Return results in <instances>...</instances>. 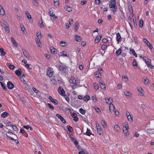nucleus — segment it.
I'll return each instance as SVG.
<instances>
[{"label":"nucleus","mask_w":154,"mask_h":154,"mask_svg":"<svg viewBox=\"0 0 154 154\" xmlns=\"http://www.w3.org/2000/svg\"><path fill=\"white\" fill-rule=\"evenodd\" d=\"M127 116L128 121H130V122L132 121V118L131 117V116L130 115V114L129 113H126Z\"/></svg>","instance_id":"obj_19"},{"label":"nucleus","mask_w":154,"mask_h":154,"mask_svg":"<svg viewBox=\"0 0 154 154\" xmlns=\"http://www.w3.org/2000/svg\"><path fill=\"white\" fill-rule=\"evenodd\" d=\"M0 52L1 53V54L3 56H4L6 54L5 52L4 51L3 49L2 48L0 49Z\"/></svg>","instance_id":"obj_37"},{"label":"nucleus","mask_w":154,"mask_h":154,"mask_svg":"<svg viewBox=\"0 0 154 154\" xmlns=\"http://www.w3.org/2000/svg\"><path fill=\"white\" fill-rule=\"evenodd\" d=\"M23 52L25 57L28 58H29L30 56L29 53L26 50H22Z\"/></svg>","instance_id":"obj_9"},{"label":"nucleus","mask_w":154,"mask_h":154,"mask_svg":"<svg viewBox=\"0 0 154 154\" xmlns=\"http://www.w3.org/2000/svg\"><path fill=\"white\" fill-rule=\"evenodd\" d=\"M122 77L123 80L124 82H127L128 80V78L127 76L123 75Z\"/></svg>","instance_id":"obj_41"},{"label":"nucleus","mask_w":154,"mask_h":154,"mask_svg":"<svg viewBox=\"0 0 154 154\" xmlns=\"http://www.w3.org/2000/svg\"><path fill=\"white\" fill-rule=\"evenodd\" d=\"M64 96L66 100L68 102H69L70 100L69 97L68 96H67L65 94Z\"/></svg>","instance_id":"obj_59"},{"label":"nucleus","mask_w":154,"mask_h":154,"mask_svg":"<svg viewBox=\"0 0 154 154\" xmlns=\"http://www.w3.org/2000/svg\"><path fill=\"white\" fill-rule=\"evenodd\" d=\"M147 60H148L147 61H145V62H146V64L148 66H152V65H151L150 63V60L149 59H148Z\"/></svg>","instance_id":"obj_45"},{"label":"nucleus","mask_w":154,"mask_h":154,"mask_svg":"<svg viewBox=\"0 0 154 154\" xmlns=\"http://www.w3.org/2000/svg\"><path fill=\"white\" fill-rule=\"evenodd\" d=\"M36 35L37 36L38 38H39V37L41 38V32H39L38 31H37V32H36Z\"/></svg>","instance_id":"obj_54"},{"label":"nucleus","mask_w":154,"mask_h":154,"mask_svg":"<svg viewBox=\"0 0 154 154\" xmlns=\"http://www.w3.org/2000/svg\"><path fill=\"white\" fill-rule=\"evenodd\" d=\"M121 50H122L120 48L119 49L117 50L116 52V54L117 56H119L120 55L121 53Z\"/></svg>","instance_id":"obj_26"},{"label":"nucleus","mask_w":154,"mask_h":154,"mask_svg":"<svg viewBox=\"0 0 154 154\" xmlns=\"http://www.w3.org/2000/svg\"><path fill=\"white\" fill-rule=\"evenodd\" d=\"M138 90L139 92H140L141 94L140 95L141 96H143V90L142 89V88L140 87H139L138 88Z\"/></svg>","instance_id":"obj_33"},{"label":"nucleus","mask_w":154,"mask_h":154,"mask_svg":"<svg viewBox=\"0 0 154 154\" xmlns=\"http://www.w3.org/2000/svg\"><path fill=\"white\" fill-rule=\"evenodd\" d=\"M51 102L55 105H57L58 103V101L55 99H53V100H51Z\"/></svg>","instance_id":"obj_38"},{"label":"nucleus","mask_w":154,"mask_h":154,"mask_svg":"<svg viewBox=\"0 0 154 154\" xmlns=\"http://www.w3.org/2000/svg\"><path fill=\"white\" fill-rule=\"evenodd\" d=\"M75 39L78 42H80L81 41V37L77 35H75Z\"/></svg>","instance_id":"obj_32"},{"label":"nucleus","mask_w":154,"mask_h":154,"mask_svg":"<svg viewBox=\"0 0 154 154\" xmlns=\"http://www.w3.org/2000/svg\"><path fill=\"white\" fill-rule=\"evenodd\" d=\"M144 41L146 43V44L147 45L148 47H149L150 49H151L152 48V47L151 45V44H150L149 42L146 39V38H144L143 39Z\"/></svg>","instance_id":"obj_6"},{"label":"nucleus","mask_w":154,"mask_h":154,"mask_svg":"<svg viewBox=\"0 0 154 154\" xmlns=\"http://www.w3.org/2000/svg\"><path fill=\"white\" fill-rule=\"evenodd\" d=\"M79 24L77 22H76L75 23L74 29L75 31H77L79 27Z\"/></svg>","instance_id":"obj_27"},{"label":"nucleus","mask_w":154,"mask_h":154,"mask_svg":"<svg viewBox=\"0 0 154 154\" xmlns=\"http://www.w3.org/2000/svg\"><path fill=\"white\" fill-rule=\"evenodd\" d=\"M38 25L41 28L42 27L43 28L45 26L43 24V22L42 21V18H41L40 20H39Z\"/></svg>","instance_id":"obj_13"},{"label":"nucleus","mask_w":154,"mask_h":154,"mask_svg":"<svg viewBox=\"0 0 154 154\" xmlns=\"http://www.w3.org/2000/svg\"><path fill=\"white\" fill-rule=\"evenodd\" d=\"M21 69H19L18 70H16L15 72V74L18 76H20L21 75L22 73L21 72Z\"/></svg>","instance_id":"obj_12"},{"label":"nucleus","mask_w":154,"mask_h":154,"mask_svg":"<svg viewBox=\"0 0 154 154\" xmlns=\"http://www.w3.org/2000/svg\"><path fill=\"white\" fill-rule=\"evenodd\" d=\"M108 46L105 44H103L101 45V48L103 50H104L107 49Z\"/></svg>","instance_id":"obj_34"},{"label":"nucleus","mask_w":154,"mask_h":154,"mask_svg":"<svg viewBox=\"0 0 154 154\" xmlns=\"http://www.w3.org/2000/svg\"><path fill=\"white\" fill-rule=\"evenodd\" d=\"M133 65L134 66H135L136 67H137V63L136 61L135 60H134L132 63Z\"/></svg>","instance_id":"obj_53"},{"label":"nucleus","mask_w":154,"mask_h":154,"mask_svg":"<svg viewBox=\"0 0 154 154\" xmlns=\"http://www.w3.org/2000/svg\"><path fill=\"white\" fill-rule=\"evenodd\" d=\"M91 134V133L90 130L88 128L87 129V131L86 132V135L88 136H90Z\"/></svg>","instance_id":"obj_44"},{"label":"nucleus","mask_w":154,"mask_h":154,"mask_svg":"<svg viewBox=\"0 0 154 154\" xmlns=\"http://www.w3.org/2000/svg\"><path fill=\"white\" fill-rule=\"evenodd\" d=\"M66 42L64 41L61 42H60V45L64 47L66 46Z\"/></svg>","instance_id":"obj_52"},{"label":"nucleus","mask_w":154,"mask_h":154,"mask_svg":"<svg viewBox=\"0 0 154 154\" xmlns=\"http://www.w3.org/2000/svg\"><path fill=\"white\" fill-rule=\"evenodd\" d=\"M12 129H13V130L15 131H17L18 129V128H17L15 125H12Z\"/></svg>","instance_id":"obj_56"},{"label":"nucleus","mask_w":154,"mask_h":154,"mask_svg":"<svg viewBox=\"0 0 154 154\" xmlns=\"http://www.w3.org/2000/svg\"><path fill=\"white\" fill-rule=\"evenodd\" d=\"M116 39L117 42L120 41V39L121 38V36L119 33L116 34Z\"/></svg>","instance_id":"obj_22"},{"label":"nucleus","mask_w":154,"mask_h":154,"mask_svg":"<svg viewBox=\"0 0 154 154\" xmlns=\"http://www.w3.org/2000/svg\"><path fill=\"white\" fill-rule=\"evenodd\" d=\"M64 9L65 10L68 12H70L72 11V8L66 5L64 6Z\"/></svg>","instance_id":"obj_14"},{"label":"nucleus","mask_w":154,"mask_h":154,"mask_svg":"<svg viewBox=\"0 0 154 154\" xmlns=\"http://www.w3.org/2000/svg\"><path fill=\"white\" fill-rule=\"evenodd\" d=\"M0 14L3 15H4L5 14L4 10L3 9L0 11Z\"/></svg>","instance_id":"obj_62"},{"label":"nucleus","mask_w":154,"mask_h":154,"mask_svg":"<svg viewBox=\"0 0 154 154\" xmlns=\"http://www.w3.org/2000/svg\"><path fill=\"white\" fill-rule=\"evenodd\" d=\"M63 53L62 54L61 52H60V54H61L60 55H59V56H63L64 57H68V55L66 54H64V52L63 51Z\"/></svg>","instance_id":"obj_60"},{"label":"nucleus","mask_w":154,"mask_h":154,"mask_svg":"<svg viewBox=\"0 0 154 154\" xmlns=\"http://www.w3.org/2000/svg\"><path fill=\"white\" fill-rule=\"evenodd\" d=\"M73 20L72 19H69V25L71 26L72 24H73Z\"/></svg>","instance_id":"obj_63"},{"label":"nucleus","mask_w":154,"mask_h":154,"mask_svg":"<svg viewBox=\"0 0 154 154\" xmlns=\"http://www.w3.org/2000/svg\"><path fill=\"white\" fill-rule=\"evenodd\" d=\"M100 85L101 88L102 89H105L106 88L105 85L103 83L100 82Z\"/></svg>","instance_id":"obj_36"},{"label":"nucleus","mask_w":154,"mask_h":154,"mask_svg":"<svg viewBox=\"0 0 154 154\" xmlns=\"http://www.w3.org/2000/svg\"><path fill=\"white\" fill-rule=\"evenodd\" d=\"M6 135L7 136V137L9 138L11 140H14L15 141V142L17 144H18L19 143L17 139H14L13 138L9 136L7 134H6Z\"/></svg>","instance_id":"obj_30"},{"label":"nucleus","mask_w":154,"mask_h":154,"mask_svg":"<svg viewBox=\"0 0 154 154\" xmlns=\"http://www.w3.org/2000/svg\"><path fill=\"white\" fill-rule=\"evenodd\" d=\"M97 131L98 133L100 135H101L102 132V130L100 128V127L97 128Z\"/></svg>","instance_id":"obj_35"},{"label":"nucleus","mask_w":154,"mask_h":154,"mask_svg":"<svg viewBox=\"0 0 154 154\" xmlns=\"http://www.w3.org/2000/svg\"><path fill=\"white\" fill-rule=\"evenodd\" d=\"M80 112L82 114L84 115L85 113V111L82 108H80L79 110Z\"/></svg>","instance_id":"obj_39"},{"label":"nucleus","mask_w":154,"mask_h":154,"mask_svg":"<svg viewBox=\"0 0 154 154\" xmlns=\"http://www.w3.org/2000/svg\"><path fill=\"white\" fill-rule=\"evenodd\" d=\"M58 91L61 95L63 96L65 95V92L62 87L60 86L58 89Z\"/></svg>","instance_id":"obj_4"},{"label":"nucleus","mask_w":154,"mask_h":154,"mask_svg":"<svg viewBox=\"0 0 154 154\" xmlns=\"http://www.w3.org/2000/svg\"><path fill=\"white\" fill-rule=\"evenodd\" d=\"M48 13L50 16L54 17L56 19L57 18V17L55 16L54 11L52 8H50L48 10Z\"/></svg>","instance_id":"obj_3"},{"label":"nucleus","mask_w":154,"mask_h":154,"mask_svg":"<svg viewBox=\"0 0 154 154\" xmlns=\"http://www.w3.org/2000/svg\"><path fill=\"white\" fill-rule=\"evenodd\" d=\"M69 81L70 83L74 84L73 87H76L77 85V83L76 82V80L75 77L73 76H71L70 78Z\"/></svg>","instance_id":"obj_1"},{"label":"nucleus","mask_w":154,"mask_h":154,"mask_svg":"<svg viewBox=\"0 0 154 154\" xmlns=\"http://www.w3.org/2000/svg\"><path fill=\"white\" fill-rule=\"evenodd\" d=\"M116 5L115 0H110L109 3V6Z\"/></svg>","instance_id":"obj_10"},{"label":"nucleus","mask_w":154,"mask_h":154,"mask_svg":"<svg viewBox=\"0 0 154 154\" xmlns=\"http://www.w3.org/2000/svg\"><path fill=\"white\" fill-rule=\"evenodd\" d=\"M72 117L73 118V120L75 122H76L78 121L79 118L77 117L76 113H73L72 114Z\"/></svg>","instance_id":"obj_11"},{"label":"nucleus","mask_w":154,"mask_h":154,"mask_svg":"<svg viewBox=\"0 0 154 154\" xmlns=\"http://www.w3.org/2000/svg\"><path fill=\"white\" fill-rule=\"evenodd\" d=\"M36 43L38 46L39 47H42V44L41 43V41L39 38H37L36 40Z\"/></svg>","instance_id":"obj_21"},{"label":"nucleus","mask_w":154,"mask_h":154,"mask_svg":"<svg viewBox=\"0 0 154 154\" xmlns=\"http://www.w3.org/2000/svg\"><path fill=\"white\" fill-rule=\"evenodd\" d=\"M101 36H97L94 40L95 42L96 43H97L99 42L100 40L101 39Z\"/></svg>","instance_id":"obj_23"},{"label":"nucleus","mask_w":154,"mask_h":154,"mask_svg":"<svg viewBox=\"0 0 154 154\" xmlns=\"http://www.w3.org/2000/svg\"><path fill=\"white\" fill-rule=\"evenodd\" d=\"M54 5L55 6L57 7L59 6V0H54Z\"/></svg>","instance_id":"obj_29"},{"label":"nucleus","mask_w":154,"mask_h":154,"mask_svg":"<svg viewBox=\"0 0 154 154\" xmlns=\"http://www.w3.org/2000/svg\"><path fill=\"white\" fill-rule=\"evenodd\" d=\"M21 28V29L23 32H24L25 31V28L24 26L23 25V24H21L20 25Z\"/></svg>","instance_id":"obj_51"},{"label":"nucleus","mask_w":154,"mask_h":154,"mask_svg":"<svg viewBox=\"0 0 154 154\" xmlns=\"http://www.w3.org/2000/svg\"><path fill=\"white\" fill-rule=\"evenodd\" d=\"M39 0H32L33 3L34 5L38 6V1Z\"/></svg>","instance_id":"obj_40"},{"label":"nucleus","mask_w":154,"mask_h":154,"mask_svg":"<svg viewBox=\"0 0 154 154\" xmlns=\"http://www.w3.org/2000/svg\"><path fill=\"white\" fill-rule=\"evenodd\" d=\"M114 129L117 131H119L120 128V127L117 125H114Z\"/></svg>","instance_id":"obj_28"},{"label":"nucleus","mask_w":154,"mask_h":154,"mask_svg":"<svg viewBox=\"0 0 154 154\" xmlns=\"http://www.w3.org/2000/svg\"><path fill=\"white\" fill-rule=\"evenodd\" d=\"M90 99V97L88 95H86L83 98V100L86 101H87Z\"/></svg>","instance_id":"obj_31"},{"label":"nucleus","mask_w":154,"mask_h":154,"mask_svg":"<svg viewBox=\"0 0 154 154\" xmlns=\"http://www.w3.org/2000/svg\"><path fill=\"white\" fill-rule=\"evenodd\" d=\"M140 27L141 28L142 27L143 24V20H140Z\"/></svg>","instance_id":"obj_43"},{"label":"nucleus","mask_w":154,"mask_h":154,"mask_svg":"<svg viewBox=\"0 0 154 154\" xmlns=\"http://www.w3.org/2000/svg\"><path fill=\"white\" fill-rule=\"evenodd\" d=\"M111 11L114 14L117 10V7L116 5L109 6Z\"/></svg>","instance_id":"obj_5"},{"label":"nucleus","mask_w":154,"mask_h":154,"mask_svg":"<svg viewBox=\"0 0 154 154\" xmlns=\"http://www.w3.org/2000/svg\"><path fill=\"white\" fill-rule=\"evenodd\" d=\"M48 106L50 108L51 110H53L54 109V108L51 106L50 103H48L47 104Z\"/></svg>","instance_id":"obj_58"},{"label":"nucleus","mask_w":154,"mask_h":154,"mask_svg":"<svg viewBox=\"0 0 154 154\" xmlns=\"http://www.w3.org/2000/svg\"><path fill=\"white\" fill-rule=\"evenodd\" d=\"M91 99L94 102H96L97 101L96 96H93L91 97Z\"/></svg>","instance_id":"obj_55"},{"label":"nucleus","mask_w":154,"mask_h":154,"mask_svg":"<svg viewBox=\"0 0 154 154\" xmlns=\"http://www.w3.org/2000/svg\"><path fill=\"white\" fill-rule=\"evenodd\" d=\"M143 83L146 85H147L148 84V79L146 78V79H144L143 80Z\"/></svg>","instance_id":"obj_49"},{"label":"nucleus","mask_w":154,"mask_h":154,"mask_svg":"<svg viewBox=\"0 0 154 154\" xmlns=\"http://www.w3.org/2000/svg\"><path fill=\"white\" fill-rule=\"evenodd\" d=\"M100 73L99 72H95L94 73V75H95L96 77L97 78H101V75Z\"/></svg>","instance_id":"obj_17"},{"label":"nucleus","mask_w":154,"mask_h":154,"mask_svg":"<svg viewBox=\"0 0 154 154\" xmlns=\"http://www.w3.org/2000/svg\"><path fill=\"white\" fill-rule=\"evenodd\" d=\"M109 110L110 112H112L114 111L115 107L113 104H110L109 106Z\"/></svg>","instance_id":"obj_20"},{"label":"nucleus","mask_w":154,"mask_h":154,"mask_svg":"<svg viewBox=\"0 0 154 154\" xmlns=\"http://www.w3.org/2000/svg\"><path fill=\"white\" fill-rule=\"evenodd\" d=\"M59 69L60 71L63 72H64L66 70V68L64 66L61 65L59 66Z\"/></svg>","instance_id":"obj_18"},{"label":"nucleus","mask_w":154,"mask_h":154,"mask_svg":"<svg viewBox=\"0 0 154 154\" xmlns=\"http://www.w3.org/2000/svg\"><path fill=\"white\" fill-rule=\"evenodd\" d=\"M11 42H12V44L14 45L15 46L17 47V44L16 42L14 39L13 37H11Z\"/></svg>","instance_id":"obj_15"},{"label":"nucleus","mask_w":154,"mask_h":154,"mask_svg":"<svg viewBox=\"0 0 154 154\" xmlns=\"http://www.w3.org/2000/svg\"><path fill=\"white\" fill-rule=\"evenodd\" d=\"M47 75L49 77H51L54 74V72L51 68H49L47 69Z\"/></svg>","instance_id":"obj_2"},{"label":"nucleus","mask_w":154,"mask_h":154,"mask_svg":"<svg viewBox=\"0 0 154 154\" xmlns=\"http://www.w3.org/2000/svg\"><path fill=\"white\" fill-rule=\"evenodd\" d=\"M101 124L103 127H105L106 126V123L104 120H102L101 121Z\"/></svg>","instance_id":"obj_46"},{"label":"nucleus","mask_w":154,"mask_h":154,"mask_svg":"<svg viewBox=\"0 0 154 154\" xmlns=\"http://www.w3.org/2000/svg\"><path fill=\"white\" fill-rule=\"evenodd\" d=\"M51 82L52 84L54 85H56L57 84V81L54 79H52L51 80Z\"/></svg>","instance_id":"obj_57"},{"label":"nucleus","mask_w":154,"mask_h":154,"mask_svg":"<svg viewBox=\"0 0 154 154\" xmlns=\"http://www.w3.org/2000/svg\"><path fill=\"white\" fill-rule=\"evenodd\" d=\"M106 102L109 104H111L113 101L112 99L109 98L108 99H105Z\"/></svg>","instance_id":"obj_25"},{"label":"nucleus","mask_w":154,"mask_h":154,"mask_svg":"<svg viewBox=\"0 0 154 154\" xmlns=\"http://www.w3.org/2000/svg\"><path fill=\"white\" fill-rule=\"evenodd\" d=\"M50 49L52 53L54 54L57 53L56 49L54 48L53 47H51L50 48Z\"/></svg>","instance_id":"obj_16"},{"label":"nucleus","mask_w":154,"mask_h":154,"mask_svg":"<svg viewBox=\"0 0 154 154\" xmlns=\"http://www.w3.org/2000/svg\"><path fill=\"white\" fill-rule=\"evenodd\" d=\"M8 113L6 112H5L3 113L1 117L3 118H5L8 116Z\"/></svg>","instance_id":"obj_24"},{"label":"nucleus","mask_w":154,"mask_h":154,"mask_svg":"<svg viewBox=\"0 0 154 154\" xmlns=\"http://www.w3.org/2000/svg\"><path fill=\"white\" fill-rule=\"evenodd\" d=\"M128 124H126L125 125V126H124V127L123 128V132L124 131L128 130Z\"/></svg>","instance_id":"obj_47"},{"label":"nucleus","mask_w":154,"mask_h":154,"mask_svg":"<svg viewBox=\"0 0 154 154\" xmlns=\"http://www.w3.org/2000/svg\"><path fill=\"white\" fill-rule=\"evenodd\" d=\"M7 87L8 88L11 89L14 87V85L10 82H8L7 84Z\"/></svg>","instance_id":"obj_7"},{"label":"nucleus","mask_w":154,"mask_h":154,"mask_svg":"<svg viewBox=\"0 0 154 154\" xmlns=\"http://www.w3.org/2000/svg\"><path fill=\"white\" fill-rule=\"evenodd\" d=\"M73 142H74V144H75V145L76 146H78L79 145L78 142L76 140H75L74 141H73Z\"/></svg>","instance_id":"obj_64"},{"label":"nucleus","mask_w":154,"mask_h":154,"mask_svg":"<svg viewBox=\"0 0 154 154\" xmlns=\"http://www.w3.org/2000/svg\"><path fill=\"white\" fill-rule=\"evenodd\" d=\"M56 116L60 119V120L63 123H65L66 121L64 118L60 115L58 114H57Z\"/></svg>","instance_id":"obj_8"},{"label":"nucleus","mask_w":154,"mask_h":154,"mask_svg":"<svg viewBox=\"0 0 154 154\" xmlns=\"http://www.w3.org/2000/svg\"><path fill=\"white\" fill-rule=\"evenodd\" d=\"M7 66H8L9 68L10 69H14L15 67V66L14 65H12L11 64L8 65Z\"/></svg>","instance_id":"obj_42"},{"label":"nucleus","mask_w":154,"mask_h":154,"mask_svg":"<svg viewBox=\"0 0 154 154\" xmlns=\"http://www.w3.org/2000/svg\"><path fill=\"white\" fill-rule=\"evenodd\" d=\"M94 88L96 90H98L99 88V86L96 83H95L94 84Z\"/></svg>","instance_id":"obj_50"},{"label":"nucleus","mask_w":154,"mask_h":154,"mask_svg":"<svg viewBox=\"0 0 154 154\" xmlns=\"http://www.w3.org/2000/svg\"><path fill=\"white\" fill-rule=\"evenodd\" d=\"M68 130L69 132H72L73 131V128L72 127L69 126L68 128Z\"/></svg>","instance_id":"obj_61"},{"label":"nucleus","mask_w":154,"mask_h":154,"mask_svg":"<svg viewBox=\"0 0 154 154\" xmlns=\"http://www.w3.org/2000/svg\"><path fill=\"white\" fill-rule=\"evenodd\" d=\"M125 95L126 96H131V93L129 91H126L124 92Z\"/></svg>","instance_id":"obj_48"}]
</instances>
